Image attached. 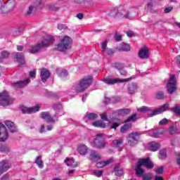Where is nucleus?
I'll return each mask as SVG.
<instances>
[{
  "label": "nucleus",
  "mask_w": 180,
  "mask_h": 180,
  "mask_svg": "<svg viewBox=\"0 0 180 180\" xmlns=\"http://www.w3.org/2000/svg\"><path fill=\"white\" fill-rule=\"evenodd\" d=\"M53 109L55 110L56 114L53 117L50 115L49 112H43L41 113V117L48 122V123H56V120H58L60 116L64 115V110H63V105L61 103H55L53 105Z\"/></svg>",
  "instance_id": "1"
},
{
  "label": "nucleus",
  "mask_w": 180,
  "mask_h": 180,
  "mask_svg": "<svg viewBox=\"0 0 180 180\" xmlns=\"http://www.w3.org/2000/svg\"><path fill=\"white\" fill-rule=\"evenodd\" d=\"M142 165L146 169H153V168H154V162L151 161V158H150V157L140 159L135 167L136 176H143V175H144V169L141 168Z\"/></svg>",
  "instance_id": "2"
},
{
  "label": "nucleus",
  "mask_w": 180,
  "mask_h": 180,
  "mask_svg": "<svg viewBox=\"0 0 180 180\" xmlns=\"http://www.w3.org/2000/svg\"><path fill=\"white\" fill-rule=\"evenodd\" d=\"M91 84H92V76H87L80 79L79 83L75 85L74 89L77 94L84 92L91 86Z\"/></svg>",
  "instance_id": "3"
},
{
  "label": "nucleus",
  "mask_w": 180,
  "mask_h": 180,
  "mask_svg": "<svg viewBox=\"0 0 180 180\" xmlns=\"http://www.w3.org/2000/svg\"><path fill=\"white\" fill-rule=\"evenodd\" d=\"M54 43V38H48L44 39L41 42L38 43L35 46H32L29 49V53H31L32 54H36V53H39L41 49H44V47H49L50 44H53Z\"/></svg>",
  "instance_id": "4"
},
{
  "label": "nucleus",
  "mask_w": 180,
  "mask_h": 180,
  "mask_svg": "<svg viewBox=\"0 0 180 180\" xmlns=\"http://www.w3.org/2000/svg\"><path fill=\"white\" fill-rule=\"evenodd\" d=\"M168 108H169V104L166 103L162 105L160 108L151 110V108L143 106L142 108H138V112H150V114H148V117H153V116H155L157 115H160L166 110H168Z\"/></svg>",
  "instance_id": "5"
},
{
  "label": "nucleus",
  "mask_w": 180,
  "mask_h": 180,
  "mask_svg": "<svg viewBox=\"0 0 180 180\" xmlns=\"http://www.w3.org/2000/svg\"><path fill=\"white\" fill-rule=\"evenodd\" d=\"M143 6L142 4L136 5L129 8L122 9V19H134L137 16V9L139 8H141Z\"/></svg>",
  "instance_id": "6"
},
{
  "label": "nucleus",
  "mask_w": 180,
  "mask_h": 180,
  "mask_svg": "<svg viewBox=\"0 0 180 180\" xmlns=\"http://www.w3.org/2000/svg\"><path fill=\"white\" fill-rule=\"evenodd\" d=\"M71 43H72V39H71V37H64L60 40L56 49L58 50V51H65V50L71 49Z\"/></svg>",
  "instance_id": "7"
},
{
  "label": "nucleus",
  "mask_w": 180,
  "mask_h": 180,
  "mask_svg": "<svg viewBox=\"0 0 180 180\" xmlns=\"http://www.w3.org/2000/svg\"><path fill=\"white\" fill-rule=\"evenodd\" d=\"M104 136V134H97V136L96 137V139H94L92 142V146L94 147H96V148H98L100 150L102 148H105V146H106V142L105 141V138H103Z\"/></svg>",
  "instance_id": "8"
},
{
  "label": "nucleus",
  "mask_w": 180,
  "mask_h": 180,
  "mask_svg": "<svg viewBox=\"0 0 180 180\" xmlns=\"http://www.w3.org/2000/svg\"><path fill=\"white\" fill-rule=\"evenodd\" d=\"M167 92L170 95H172L175 91H176V77L175 75H172L167 85Z\"/></svg>",
  "instance_id": "9"
},
{
  "label": "nucleus",
  "mask_w": 180,
  "mask_h": 180,
  "mask_svg": "<svg viewBox=\"0 0 180 180\" xmlns=\"http://www.w3.org/2000/svg\"><path fill=\"white\" fill-rule=\"evenodd\" d=\"M12 104V100L9 97L8 92L4 91L0 93V105L1 106H8V105Z\"/></svg>",
  "instance_id": "10"
},
{
  "label": "nucleus",
  "mask_w": 180,
  "mask_h": 180,
  "mask_svg": "<svg viewBox=\"0 0 180 180\" xmlns=\"http://www.w3.org/2000/svg\"><path fill=\"white\" fill-rule=\"evenodd\" d=\"M128 79H120V78H105L103 79V82L107 84V85H115V84H122V82H127Z\"/></svg>",
  "instance_id": "11"
},
{
  "label": "nucleus",
  "mask_w": 180,
  "mask_h": 180,
  "mask_svg": "<svg viewBox=\"0 0 180 180\" xmlns=\"http://www.w3.org/2000/svg\"><path fill=\"white\" fill-rule=\"evenodd\" d=\"M28 84H30V79H25V80L13 82L11 85L13 88H15V89H18V88H24V86H26Z\"/></svg>",
  "instance_id": "12"
},
{
  "label": "nucleus",
  "mask_w": 180,
  "mask_h": 180,
  "mask_svg": "<svg viewBox=\"0 0 180 180\" xmlns=\"http://www.w3.org/2000/svg\"><path fill=\"white\" fill-rule=\"evenodd\" d=\"M41 107V105H37L34 107H32V108H27L25 106L21 107V110L22 112V113H36V112H39V109H40V108Z\"/></svg>",
  "instance_id": "13"
},
{
  "label": "nucleus",
  "mask_w": 180,
  "mask_h": 180,
  "mask_svg": "<svg viewBox=\"0 0 180 180\" xmlns=\"http://www.w3.org/2000/svg\"><path fill=\"white\" fill-rule=\"evenodd\" d=\"M108 16H110V18H119L122 19V9L114 8L108 13Z\"/></svg>",
  "instance_id": "14"
},
{
  "label": "nucleus",
  "mask_w": 180,
  "mask_h": 180,
  "mask_svg": "<svg viewBox=\"0 0 180 180\" xmlns=\"http://www.w3.org/2000/svg\"><path fill=\"white\" fill-rule=\"evenodd\" d=\"M11 168V163L8 160H3L0 162V175H2L4 172H6L8 169Z\"/></svg>",
  "instance_id": "15"
},
{
  "label": "nucleus",
  "mask_w": 180,
  "mask_h": 180,
  "mask_svg": "<svg viewBox=\"0 0 180 180\" xmlns=\"http://www.w3.org/2000/svg\"><path fill=\"white\" fill-rule=\"evenodd\" d=\"M139 89V85H137V83H129L127 86V91L128 94L129 95H134L136 92H137Z\"/></svg>",
  "instance_id": "16"
},
{
  "label": "nucleus",
  "mask_w": 180,
  "mask_h": 180,
  "mask_svg": "<svg viewBox=\"0 0 180 180\" xmlns=\"http://www.w3.org/2000/svg\"><path fill=\"white\" fill-rule=\"evenodd\" d=\"M139 56L140 58H149L150 56H148V48L147 46H143L142 48H141Z\"/></svg>",
  "instance_id": "17"
},
{
  "label": "nucleus",
  "mask_w": 180,
  "mask_h": 180,
  "mask_svg": "<svg viewBox=\"0 0 180 180\" xmlns=\"http://www.w3.org/2000/svg\"><path fill=\"white\" fill-rule=\"evenodd\" d=\"M50 75H51V73L49 71V70H47L46 68L41 69V72H40V77H41L42 82H46V81H47V79H49V78H50Z\"/></svg>",
  "instance_id": "18"
},
{
  "label": "nucleus",
  "mask_w": 180,
  "mask_h": 180,
  "mask_svg": "<svg viewBox=\"0 0 180 180\" xmlns=\"http://www.w3.org/2000/svg\"><path fill=\"white\" fill-rule=\"evenodd\" d=\"M102 157L99 154V153L92 150L90 153V157H89V160L91 161L92 162H97V161H99Z\"/></svg>",
  "instance_id": "19"
},
{
  "label": "nucleus",
  "mask_w": 180,
  "mask_h": 180,
  "mask_svg": "<svg viewBox=\"0 0 180 180\" xmlns=\"http://www.w3.org/2000/svg\"><path fill=\"white\" fill-rule=\"evenodd\" d=\"M2 129H6L5 125L0 122V131ZM9 137L8 131L5 130L4 133L0 132V141H6Z\"/></svg>",
  "instance_id": "20"
},
{
  "label": "nucleus",
  "mask_w": 180,
  "mask_h": 180,
  "mask_svg": "<svg viewBox=\"0 0 180 180\" xmlns=\"http://www.w3.org/2000/svg\"><path fill=\"white\" fill-rule=\"evenodd\" d=\"M161 145L155 141H152L148 143V148L150 151H158Z\"/></svg>",
  "instance_id": "21"
},
{
  "label": "nucleus",
  "mask_w": 180,
  "mask_h": 180,
  "mask_svg": "<svg viewBox=\"0 0 180 180\" xmlns=\"http://www.w3.org/2000/svg\"><path fill=\"white\" fill-rule=\"evenodd\" d=\"M98 119V114L95 112H86L84 117V120L88 122V120H96Z\"/></svg>",
  "instance_id": "22"
},
{
  "label": "nucleus",
  "mask_w": 180,
  "mask_h": 180,
  "mask_svg": "<svg viewBox=\"0 0 180 180\" xmlns=\"http://www.w3.org/2000/svg\"><path fill=\"white\" fill-rule=\"evenodd\" d=\"M141 136V132H131L129 134L128 136L131 137V140H134V141L137 142L139 143V141H140V136Z\"/></svg>",
  "instance_id": "23"
},
{
  "label": "nucleus",
  "mask_w": 180,
  "mask_h": 180,
  "mask_svg": "<svg viewBox=\"0 0 180 180\" xmlns=\"http://www.w3.org/2000/svg\"><path fill=\"white\" fill-rule=\"evenodd\" d=\"M6 126H7L8 129L10 130L11 133H15L17 131L16 126H15V123L11 121L5 122Z\"/></svg>",
  "instance_id": "24"
},
{
  "label": "nucleus",
  "mask_w": 180,
  "mask_h": 180,
  "mask_svg": "<svg viewBox=\"0 0 180 180\" xmlns=\"http://www.w3.org/2000/svg\"><path fill=\"white\" fill-rule=\"evenodd\" d=\"M131 112V110L129 108L120 109L116 111V113L118 116H127V115H129Z\"/></svg>",
  "instance_id": "25"
},
{
  "label": "nucleus",
  "mask_w": 180,
  "mask_h": 180,
  "mask_svg": "<svg viewBox=\"0 0 180 180\" xmlns=\"http://www.w3.org/2000/svg\"><path fill=\"white\" fill-rule=\"evenodd\" d=\"M65 162L66 164V165H68V167H73V168H75V167L78 166V163H77V162H75V160H74V158H66L65 160Z\"/></svg>",
  "instance_id": "26"
},
{
  "label": "nucleus",
  "mask_w": 180,
  "mask_h": 180,
  "mask_svg": "<svg viewBox=\"0 0 180 180\" xmlns=\"http://www.w3.org/2000/svg\"><path fill=\"white\" fill-rule=\"evenodd\" d=\"M15 58H16L17 61L20 63V64H25V55L22 53H16L14 55Z\"/></svg>",
  "instance_id": "27"
},
{
  "label": "nucleus",
  "mask_w": 180,
  "mask_h": 180,
  "mask_svg": "<svg viewBox=\"0 0 180 180\" xmlns=\"http://www.w3.org/2000/svg\"><path fill=\"white\" fill-rule=\"evenodd\" d=\"M92 126L94 127H101V129H105V127H106V124L102 120H96L92 122Z\"/></svg>",
  "instance_id": "28"
},
{
  "label": "nucleus",
  "mask_w": 180,
  "mask_h": 180,
  "mask_svg": "<svg viewBox=\"0 0 180 180\" xmlns=\"http://www.w3.org/2000/svg\"><path fill=\"white\" fill-rule=\"evenodd\" d=\"M77 150L81 155H85L88 153V147L85 145H82L77 148Z\"/></svg>",
  "instance_id": "29"
},
{
  "label": "nucleus",
  "mask_w": 180,
  "mask_h": 180,
  "mask_svg": "<svg viewBox=\"0 0 180 180\" xmlns=\"http://www.w3.org/2000/svg\"><path fill=\"white\" fill-rule=\"evenodd\" d=\"M35 164L40 168V169H43L44 167V164L43 163V160H41V156H37L35 160Z\"/></svg>",
  "instance_id": "30"
},
{
  "label": "nucleus",
  "mask_w": 180,
  "mask_h": 180,
  "mask_svg": "<svg viewBox=\"0 0 180 180\" xmlns=\"http://www.w3.org/2000/svg\"><path fill=\"white\" fill-rule=\"evenodd\" d=\"M172 112L176 116H180V105L176 104L174 107L171 109Z\"/></svg>",
  "instance_id": "31"
},
{
  "label": "nucleus",
  "mask_w": 180,
  "mask_h": 180,
  "mask_svg": "<svg viewBox=\"0 0 180 180\" xmlns=\"http://www.w3.org/2000/svg\"><path fill=\"white\" fill-rule=\"evenodd\" d=\"M114 173L116 176H122L123 175V169L120 168L119 166H115L114 168Z\"/></svg>",
  "instance_id": "32"
},
{
  "label": "nucleus",
  "mask_w": 180,
  "mask_h": 180,
  "mask_svg": "<svg viewBox=\"0 0 180 180\" xmlns=\"http://www.w3.org/2000/svg\"><path fill=\"white\" fill-rule=\"evenodd\" d=\"M119 51H130V45L122 42L121 44V47L120 48Z\"/></svg>",
  "instance_id": "33"
},
{
  "label": "nucleus",
  "mask_w": 180,
  "mask_h": 180,
  "mask_svg": "<svg viewBox=\"0 0 180 180\" xmlns=\"http://www.w3.org/2000/svg\"><path fill=\"white\" fill-rule=\"evenodd\" d=\"M130 127H131V123L125 122V124H124L120 129L121 133H126Z\"/></svg>",
  "instance_id": "34"
},
{
  "label": "nucleus",
  "mask_w": 180,
  "mask_h": 180,
  "mask_svg": "<svg viewBox=\"0 0 180 180\" xmlns=\"http://www.w3.org/2000/svg\"><path fill=\"white\" fill-rule=\"evenodd\" d=\"M137 119H139L137 118V114H133L125 120V123H131L130 122H134L137 120Z\"/></svg>",
  "instance_id": "35"
},
{
  "label": "nucleus",
  "mask_w": 180,
  "mask_h": 180,
  "mask_svg": "<svg viewBox=\"0 0 180 180\" xmlns=\"http://www.w3.org/2000/svg\"><path fill=\"white\" fill-rule=\"evenodd\" d=\"M155 98L158 100L167 99V95H165L162 91H158L156 93Z\"/></svg>",
  "instance_id": "36"
},
{
  "label": "nucleus",
  "mask_w": 180,
  "mask_h": 180,
  "mask_svg": "<svg viewBox=\"0 0 180 180\" xmlns=\"http://www.w3.org/2000/svg\"><path fill=\"white\" fill-rule=\"evenodd\" d=\"M153 5H154V0H148L146 4L147 12H151V9H153Z\"/></svg>",
  "instance_id": "37"
},
{
  "label": "nucleus",
  "mask_w": 180,
  "mask_h": 180,
  "mask_svg": "<svg viewBox=\"0 0 180 180\" xmlns=\"http://www.w3.org/2000/svg\"><path fill=\"white\" fill-rule=\"evenodd\" d=\"M158 158L160 160H165V158H167V150H165V149L160 150Z\"/></svg>",
  "instance_id": "38"
},
{
  "label": "nucleus",
  "mask_w": 180,
  "mask_h": 180,
  "mask_svg": "<svg viewBox=\"0 0 180 180\" xmlns=\"http://www.w3.org/2000/svg\"><path fill=\"white\" fill-rule=\"evenodd\" d=\"M148 134L151 136V137H154L155 139H157L160 136V134H161V133L158 130H153L152 131V133H151V131H149Z\"/></svg>",
  "instance_id": "39"
},
{
  "label": "nucleus",
  "mask_w": 180,
  "mask_h": 180,
  "mask_svg": "<svg viewBox=\"0 0 180 180\" xmlns=\"http://www.w3.org/2000/svg\"><path fill=\"white\" fill-rule=\"evenodd\" d=\"M127 141H128V145L130 146L131 147H134V146H137L139 144L137 142L134 141V139H131L130 136H127Z\"/></svg>",
  "instance_id": "40"
},
{
  "label": "nucleus",
  "mask_w": 180,
  "mask_h": 180,
  "mask_svg": "<svg viewBox=\"0 0 180 180\" xmlns=\"http://www.w3.org/2000/svg\"><path fill=\"white\" fill-rule=\"evenodd\" d=\"M108 164H110V160H107V161H104V162H98L96 163V167H97V168H103V167L108 165Z\"/></svg>",
  "instance_id": "41"
},
{
  "label": "nucleus",
  "mask_w": 180,
  "mask_h": 180,
  "mask_svg": "<svg viewBox=\"0 0 180 180\" xmlns=\"http://www.w3.org/2000/svg\"><path fill=\"white\" fill-rule=\"evenodd\" d=\"M34 146L36 150H40V148H41V146H43V142L40 140L36 141L34 142Z\"/></svg>",
  "instance_id": "42"
},
{
  "label": "nucleus",
  "mask_w": 180,
  "mask_h": 180,
  "mask_svg": "<svg viewBox=\"0 0 180 180\" xmlns=\"http://www.w3.org/2000/svg\"><path fill=\"white\" fill-rule=\"evenodd\" d=\"M112 143L114 144L115 147L117 148V147L122 146V144H123V140L115 139V140L112 141Z\"/></svg>",
  "instance_id": "43"
},
{
  "label": "nucleus",
  "mask_w": 180,
  "mask_h": 180,
  "mask_svg": "<svg viewBox=\"0 0 180 180\" xmlns=\"http://www.w3.org/2000/svg\"><path fill=\"white\" fill-rule=\"evenodd\" d=\"M9 57V53L6 51H3L0 56V60H4L5 58H8Z\"/></svg>",
  "instance_id": "44"
},
{
  "label": "nucleus",
  "mask_w": 180,
  "mask_h": 180,
  "mask_svg": "<svg viewBox=\"0 0 180 180\" xmlns=\"http://www.w3.org/2000/svg\"><path fill=\"white\" fill-rule=\"evenodd\" d=\"M46 6L49 11H53L54 12H56V11H58L59 9L58 7H56L54 4H47Z\"/></svg>",
  "instance_id": "45"
},
{
  "label": "nucleus",
  "mask_w": 180,
  "mask_h": 180,
  "mask_svg": "<svg viewBox=\"0 0 180 180\" xmlns=\"http://www.w3.org/2000/svg\"><path fill=\"white\" fill-rule=\"evenodd\" d=\"M107 47H108V41H105L104 42H103L101 44L102 53H105V51H106L108 50V49H106Z\"/></svg>",
  "instance_id": "46"
},
{
  "label": "nucleus",
  "mask_w": 180,
  "mask_h": 180,
  "mask_svg": "<svg viewBox=\"0 0 180 180\" xmlns=\"http://www.w3.org/2000/svg\"><path fill=\"white\" fill-rule=\"evenodd\" d=\"M34 9H36V6H29V9L27 11L26 15H27L28 16L32 15V13H33V11H34Z\"/></svg>",
  "instance_id": "47"
},
{
  "label": "nucleus",
  "mask_w": 180,
  "mask_h": 180,
  "mask_svg": "<svg viewBox=\"0 0 180 180\" xmlns=\"http://www.w3.org/2000/svg\"><path fill=\"white\" fill-rule=\"evenodd\" d=\"M102 174H103V171L102 170H96L93 172V174L95 175V176H98V178H101Z\"/></svg>",
  "instance_id": "48"
},
{
  "label": "nucleus",
  "mask_w": 180,
  "mask_h": 180,
  "mask_svg": "<svg viewBox=\"0 0 180 180\" xmlns=\"http://www.w3.org/2000/svg\"><path fill=\"white\" fill-rule=\"evenodd\" d=\"M0 153H9V148L5 146H1Z\"/></svg>",
  "instance_id": "49"
},
{
  "label": "nucleus",
  "mask_w": 180,
  "mask_h": 180,
  "mask_svg": "<svg viewBox=\"0 0 180 180\" xmlns=\"http://www.w3.org/2000/svg\"><path fill=\"white\" fill-rule=\"evenodd\" d=\"M67 75H68V72L65 70H63L60 73V77L63 79H64V78H66Z\"/></svg>",
  "instance_id": "50"
},
{
  "label": "nucleus",
  "mask_w": 180,
  "mask_h": 180,
  "mask_svg": "<svg viewBox=\"0 0 180 180\" xmlns=\"http://www.w3.org/2000/svg\"><path fill=\"white\" fill-rule=\"evenodd\" d=\"M115 67L117 68V70H119V71H120L123 70V68H124V65H123L122 63H115Z\"/></svg>",
  "instance_id": "51"
},
{
  "label": "nucleus",
  "mask_w": 180,
  "mask_h": 180,
  "mask_svg": "<svg viewBox=\"0 0 180 180\" xmlns=\"http://www.w3.org/2000/svg\"><path fill=\"white\" fill-rule=\"evenodd\" d=\"M169 134H174V133H176V127L172 126L169 127Z\"/></svg>",
  "instance_id": "52"
},
{
  "label": "nucleus",
  "mask_w": 180,
  "mask_h": 180,
  "mask_svg": "<svg viewBox=\"0 0 180 180\" xmlns=\"http://www.w3.org/2000/svg\"><path fill=\"white\" fill-rule=\"evenodd\" d=\"M119 126H120V122H112L110 129H115V130H116V129H117V127H119Z\"/></svg>",
  "instance_id": "53"
},
{
  "label": "nucleus",
  "mask_w": 180,
  "mask_h": 180,
  "mask_svg": "<svg viewBox=\"0 0 180 180\" xmlns=\"http://www.w3.org/2000/svg\"><path fill=\"white\" fill-rule=\"evenodd\" d=\"M169 120L167 118H164L159 122V124L160 126H164V124H167Z\"/></svg>",
  "instance_id": "54"
},
{
  "label": "nucleus",
  "mask_w": 180,
  "mask_h": 180,
  "mask_svg": "<svg viewBox=\"0 0 180 180\" xmlns=\"http://www.w3.org/2000/svg\"><path fill=\"white\" fill-rule=\"evenodd\" d=\"M163 172H164V167H160L155 170V173L157 174V175H160Z\"/></svg>",
  "instance_id": "55"
},
{
  "label": "nucleus",
  "mask_w": 180,
  "mask_h": 180,
  "mask_svg": "<svg viewBox=\"0 0 180 180\" xmlns=\"http://www.w3.org/2000/svg\"><path fill=\"white\" fill-rule=\"evenodd\" d=\"M153 178V174L150 173V174L148 175H143V180H151Z\"/></svg>",
  "instance_id": "56"
},
{
  "label": "nucleus",
  "mask_w": 180,
  "mask_h": 180,
  "mask_svg": "<svg viewBox=\"0 0 180 180\" xmlns=\"http://www.w3.org/2000/svg\"><path fill=\"white\" fill-rule=\"evenodd\" d=\"M58 29L59 30H64L67 29V25H64V24H58Z\"/></svg>",
  "instance_id": "57"
},
{
  "label": "nucleus",
  "mask_w": 180,
  "mask_h": 180,
  "mask_svg": "<svg viewBox=\"0 0 180 180\" xmlns=\"http://www.w3.org/2000/svg\"><path fill=\"white\" fill-rule=\"evenodd\" d=\"M105 51L108 56H113V54H115V51H113L112 49H107Z\"/></svg>",
  "instance_id": "58"
},
{
  "label": "nucleus",
  "mask_w": 180,
  "mask_h": 180,
  "mask_svg": "<svg viewBox=\"0 0 180 180\" xmlns=\"http://www.w3.org/2000/svg\"><path fill=\"white\" fill-rule=\"evenodd\" d=\"M172 9H174V7H172V6L166 8L165 9V13H169V12H171L172 11Z\"/></svg>",
  "instance_id": "59"
},
{
  "label": "nucleus",
  "mask_w": 180,
  "mask_h": 180,
  "mask_svg": "<svg viewBox=\"0 0 180 180\" xmlns=\"http://www.w3.org/2000/svg\"><path fill=\"white\" fill-rule=\"evenodd\" d=\"M30 78H32V79H34V78H36V72L35 71H30Z\"/></svg>",
  "instance_id": "60"
},
{
  "label": "nucleus",
  "mask_w": 180,
  "mask_h": 180,
  "mask_svg": "<svg viewBox=\"0 0 180 180\" xmlns=\"http://www.w3.org/2000/svg\"><path fill=\"white\" fill-rule=\"evenodd\" d=\"M115 38L116 41H120V40H122V35H119V34H115Z\"/></svg>",
  "instance_id": "61"
},
{
  "label": "nucleus",
  "mask_w": 180,
  "mask_h": 180,
  "mask_svg": "<svg viewBox=\"0 0 180 180\" xmlns=\"http://www.w3.org/2000/svg\"><path fill=\"white\" fill-rule=\"evenodd\" d=\"M101 117L102 120H105L106 122L108 121V115L105 114H101Z\"/></svg>",
  "instance_id": "62"
},
{
  "label": "nucleus",
  "mask_w": 180,
  "mask_h": 180,
  "mask_svg": "<svg viewBox=\"0 0 180 180\" xmlns=\"http://www.w3.org/2000/svg\"><path fill=\"white\" fill-rule=\"evenodd\" d=\"M120 75H124V76H126L127 75V71L122 69L121 70H120Z\"/></svg>",
  "instance_id": "63"
},
{
  "label": "nucleus",
  "mask_w": 180,
  "mask_h": 180,
  "mask_svg": "<svg viewBox=\"0 0 180 180\" xmlns=\"http://www.w3.org/2000/svg\"><path fill=\"white\" fill-rule=\"evenodd\" d=\"M175 58L176 64H178L179 67L180 68V56H176Z\"/></svg>",
  "instance_id": "64"
}]
</instances>
